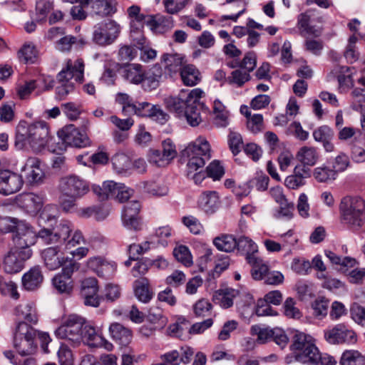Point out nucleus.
<instances>
[{"mask_svg": "<svg viewBox=\"0 0 365 365\" xmlns=\"http://www.w3.org/2000/svg\"><path fill=\"white\" fill-rule=\"evenodd\" d=\"M15 104L14 103H3L0 106V121L9 123L15 118Z\"/></svg>", "mask_w": 365, "mask_h": 365, "instance_id": "nucleus-56", "label": "nucleus"}, {"mask_svg": "<svg viewBox=\"0 0 365 365\" xmlns=\"http://www.w3.org/2000/svg\"><path fill=\"white\" fill-rule=\"evenodd\" d=\"M122 77L133 84H140L143 81L144 70L140 64H129L122 68Z\"/></svg>", "mask_w": 365, "mask_h": 365, "instance_id": "nucleus-30", "label": "nucleus"}, {"mask_svg": "<svg viewBox=\"0 0 365 365\" xmlns=\"http://www.w3.org/2000/svg\"><path fill=\"white\" fill-rule=\"evenodd\" d=\"M201 207L206 212L213 213L220 206V197L216 191L203 192L199 200Z\"/></svg>", "mask_w": 365, "mask_h": 365, "instance_id": "nucleus-33", "label": "nucleus"}, {"mask_svg": "<svg viewBox=\"0 0 365 365\" xmlns=\"http://www.w3.org/2000/svg\"><path fill=\"white\" fill-rule=\"evenodd\" d=\"M84 341L89 346L98 347L103 336L96 332L94 327L84 324L81 331V341Z\"/></svg>", "mask_w": 365, "mask_h": 365, "instance_id": "nucleus-39", "label": "nucleus"}, {"mask_svg": "<svg viewBox=\"0 0 365 365\" xmlns=\"http://www.w3.org/2000/svg\"><path fill=\"white\" fill-rule=\"evenodd\" d=\"M140 208L139 201L133 200L126 203L122 214L123 223L125 227L136 231L141 230L142 223L139 217Z\"/></svg>", "mask_w": 365, "mask_h": 365, "instance_id": "nucleus-18", "label": "nucleus"}, {"mask_svg": "<svg viewBox=\"0 0 365 365\" xmlns=\"http://www.w3.org/2000/svg\"><path fill=\"white\" fill-rule=\"evenodd\" d=\"M238 294L239 292L232 288L220 289L215 292L213 299L221 307L227 309L233 305V300Z\"/></svg>", "mask_w": 365, "mask_h": 365, "instance_id": "nucleus-32", "label": "nucleus"}, {"mask_svg": "<svg viewBox=\"0 0 365 365\" xmlns=\"http://www.w3.org/2000/svg\"><path fill=\"white\" fill-rule=\"evenodd\" d=\"M19 202L27 212L36 213L42 208L43 197L33 192L24 193L20 196Z\"/></svg>", "mask_w": 365, "mask_h": 365, "instance_id": "nucleus-28", "label": "nucleus"}, {"mask_svg": "<svg viewBox=\"0 0 365 365\" xmlns=\"http://www.w3.org/2000/svg\"><path fill=\"white\" fill-rule=\"evenodd\" d=\"M213 306L209 299L201 298L196 301L192 305V311L195 316L197 318H204L211 317L212 314Z\"/></svg>", "mask_w": 365, "mask_h": 365, "instance_id": "nucleus-45", "label": "nucleus"}, {"mask_svg": "<svg viewBox=\"0 0 365 365\" xmlns=\"http://www.w3.org/2000/svg\"><path fill=\"white\" fill-rule=\"evenodd\" d=\"M15 312L16 314L20 319H24L27 324L28 322L36 324L38 321L36 309L31 304H21L16 307Z\"/></svg>", "mask_w": 365, "mask_h": 365, "instance_id": "nucleus-44", "label": "nucleus"}, {"mask_svg": "<svg viewBox=\"0 0 365 365\" xmlns=\"http://www.w3.org/2000/svg\"><path fill=\"white\" fill-rule=\"evenodd\" d=\"M319 157L317 148L312 146H303L297 153V160L307 166H314L318 161Z\"/></svg>", "mask_w": 365, "mask_h": 365, "instance_id": "nucleus-38", "label": "nucleus"}, {"mask_svg": "<svg viewBox=\"0 0 365 365\" xmlns=\"http://www.w3.org/2000/svg\"><path fill=\"white\" fill-rule=\"evenodd\" d=\"M120 26L113 20H106L94 26L93 41L99 46L112 44L118 37Z\"/></svg>", "mask_w": 365, "mask_h": 365, "instance_id": "nucleus-8", "label": "nucleus"}, {"mask_svg": "<svg viewBox=\"0 0 365 365\" xmlns=\"http://www.w3.org/2000/svg\"><path fill=\"white\" fill-rule=\"evenodd\" d=\"M116 6L115 0H94L91 1V12L100 17L109 16L116 12Z\"/></svg>", "mask_w": 365, "mask_h": 365, "instance_id": "nucleus-25", "label": "nucleus"}, {"mask_svg": "<svg viewBox=\"0 0 365 365\" xmlns=\"http://www.w3.org/2000/svg\"><path fill=\"white\" fill-rule=\"evenodd\" d=\"M299 362L302 364H321V365H336L335 359L327 354H321L317 347V352L313 351L310 356H299Z\"/></svg>", "mask_w": 365, "mask_h": 365, "instance_id": "nucleus-36", "label": "nucleus"}, {"mask_svg": "<svg viewBox=\"0 0 365 365\" xmlns=\"http://www.w3.org/2000/svg\"><path fill=\"white\" fill-rule=\"evenodd\" d=\"M98 292V280L95 277L86 278L82 281L81 294L85 305L98 307L101 304V297Z\"/></svg>", "mask_w": 365, "mask_h": 365, "instance_id": "nucleus-20", "label": "nucleus"}, {"mask_svg": "<svg viewBox=\"0 0 365 365\" xmlns=\"http://www.w3.org/2000/svg\"><path fill=\"white\" fill-rule=\"evenodd\" d=\"M180 73L183 84L187 86H194L201 80L199 70L192 64L185 65Z\"/></svg>", "mask_w": 365, "mask_h": 365, "instance_id": "nucleus-37", "label": "nucleus"}, {"mask_svg": "<svg viewBox=\"0 0 365 365\" xmlns=\"http://www.w3.org/2000/svg\"><path fill=\"white\" fill-rule=\"evenodd\" d=\"M58 139L55 147H49V150L56 154H61L67 145L75 148H86L91 145V140L87 134L79 130L74 125L69 124L58 131Z\"/></svg>", "mask_w": 365, "mask_h": 365, "instance_id": "nucleus-4", "label": "nucleus"}, {"mask_svg": "<svg viewBox=\"0 0 365 365\" xmlns=\"http://www.w3.org/2000/svg\"><path fill=\"white\" fill-rule=\"evenodd\" d=\"M25 180L29 185H37L42 182L44 173L41 168V161L35 157L29 158L21 169Z\"/></svg>", "mask_w": 365, "mask_h": 365, "instance_id": "nucleus-19", "label": "nucleus"}, {"mask_svg": "<svg viewBox=\"0 0 365 365\" xmlns=\"http://www.w3.org/2000/svg\"><path fill=\"white\" fill-rule=\"evenodd\" d=\"M341 223L352 231H359L365 223V201L358 196H346L339 204Z\"/></svg>", "mask_w": 365, "mask_h": 365, "instance_id": "nucleus-3", "label": "nucleus"}, {"mask_svg": "<svg viewBox=\"0 0 365 365\" xmlns=\"http://www.w3.org/2000/svg\"><path fill=\"white\" fill-rule=\"evenodd\" d=\"M279 210L277 211L275 215L277 218H286L290 220L294 215V204L292 202H289L288 200H285L279 204Z\"/></svg>", "mask_w": 365, "mask_h": 365, "instance_id": "nucleus-59", "label": "nucleus"}, {"mask_svg": "<svg viewBox=\"0 0 365 365\" xmlns=\"http://www.w3.org/2000/svg\"><path fill=\"white\" fill-rule=\"evenodd\" d=\"M173 255L178 262L185 267H190L192 265V256L189 248L185 245H179L173 250Z\"/></svg>", "mask_w": 365, "mask_h": 365, "instance_id": "nucleus-47", "label": "nucleus"}, {"mask_svg": "<svg viewBox=\"0 0 365 365\" xmlns=\"http://www.w3.org/2000/svg\"><path fill=\"white\" fill-rule=\"evenodd\" d=\"M58 188L63 195L81 198L89 192L90 185L81 177L69 175L60 179Z\"/></svg>", "mask_w": 365, "mask_h": 365, "instance_id": "nucleus-7", "label": "nucleus"}, {"mask_svg": "<svg viewBox=\"0 0 365 365\" xmlns=\"http://www.w3.org/2000/svg\"><path fill=\"white\" fill-rule=\"evenodd\" d=\"M206 173L213 180H219L225 175V168L219 160H215L206 168Z\"/></svg>", "mask_w": 365, "mask_h": 365, "instance_id": "nucleus-53", "label": "nucleus"}, {"mask_svg": "<svg viewBox=\"0 0 365 365\" xmlns=\"http://www.w3.org/2000/svg\"><path fill=\"white\" fill-rule=\"evenodd\" d=\"M163 76V69L158 64H155L147 73L144 71L143 81L141 82L145 91H150L156 89L160 84Z\"/></svg>", "mask_w": 365, "mask_h": 365, "instance_id": "nucleus-26", "label": "nucleus"}, {"mask_svg": "<svg viewBox=\"0 0 365 365\" xmlns=\"http://www.w3.org/2000/svg\"><path fill=\"white\" fill-rule=\"evenodd\" d=\"M236 249L241 255L245 256V259L247 262L257 257L258 253L257 244L252 240L245 236H242L237 240Z\"/></svg>", "mask_w": 365, "mask_h": 365, "instance_id": "nucleus-27", "label": "nucleus"}, {"mask_svg": "<svg viewBox=\"0 0 365 365\" xmlns=\"http://www.w3.org/2000/svg\"><path fill=\"white\" fill-rule=\"evenodd\" d=\"M36 331L26 322L17 324L14 336V347L21 356L33 354L36 348L34 339Z\"/></svg>", "mask_w": 365, "mask_h": 365, "instance_id": "nucleus-5", "label": "nucleus"}, {"mask_svg": "<svg viewBox=\"0 0 365 365\" xmlns=\"http://www.w3.org/2000/svg\"><path fill=\"white\" fill-rule=\"evenodd\" d=\"M45 267L49 270H56L65 263V257L58 246L49 247L41 253Z\"/></svg>", "mask_w": 365, "mask_h": 365, "instance_id": "nucleus-21", "label": "nucleus"}, {"mask_svg": "<svg viewBox=\"0 0 365 365\" xmlns=\"http://www.w3.org/2000/svg\"><path fill=\"white\" fill-rule=\"evenodd\" d=\"M39 231L36 233L29 224L24 221L20 222L13 237L15 247L17 250H27L34 245L38 237Z\"/></svg>", "mask_w": 365, "mask_h": 365, "instance_id": "nucleus-14", "label": "nucleus"}, {"mask_svg": "<svg viewBox=\"0 0 365 365\" xmlns=\"http://www.w3.org/2000/svg\"><path fill=\"white\" fill-rule=\"evenodd\" d=\"M339 363L341 365H365V356L358 350H345Z\"/></svg>", "mask_w": 365, "mask_h": 365, "instance_id": "nucleus-43", "label": "nucleus"}, {"mask_svg": "<svg viewBox=\"0 0 365 365\" xmlns=\"http://www.w3.org/2000/svg\"><path fill=\"white\" fill-rule=\"evenodd\" d=\"M316 9H310L301 13L297 16V26L299 34L304 38L314 37L317 38L322 35V29L311 25L312 18L314 16Z\"/></svg>", "mask_w": 365, "mask_h": 365, "instance_id": "nucleus-17", "label": "nucleus"}, {"mask_svg": "<svg viewBox=\"0 0 365 365\" xmlns=\"http://www.w3.org/2000/svg\"><path fill=\"white\" fill-rule=\"evenodd\" d=\"M51 140L48 123L43 120L34 122L31 138L29 147L36 153L41 152L46 146H48L49 150L50 146L53 147L51 144Z\"/></svg>", "mask_w": 365, "mask_h": 365, "instance_id": "nucleus-11", "label": "nucleus"}, {"mask_svg": "<svg viewBox=\"0 0 365 365\" xmlns=\"http://www.w3.org/2000/svg\"><path fill=\"white\" fill-rule=\"evenodd\" d=\"M58 86L56 88V98L58 100H64L66 96L75 90V85L69 81H58Z\"/></svg>", "mask_w": 365, "mask_h": 365, "instance_id": "nucleus-54", "label": "nucleus"}, {"mask_svg": "<svg viewBox=\"0 0 365 365\" xmlns=\"http://www.w3.org/2000/svg\"><path fill=\"white\" fill-rule=\"evenodd\" d=\"M85 324V319L77 314H70L64 318L61 325L58 327L55 334L59 339H68L73 344L81 341V331Z\"/></svg>", "mask_w": 365, "mask_h": 365, "instance_id": "nucleus-6", "label": "nucleus"}, {"mask_svg": "<svg viewBox=\"0 0 365 365\" xmlns=\"http://www.w3.org/2000/svg\"><path fill=\"white\" fill-rule=\"evenodd\" d=\"M292 352L295 353V359L299 362V356H304L308 358L313 351L317 352V346L313 338L304 332L296 331L293 336L292 344L290 346Z\"/></svg>", "mask_w": 365, "mask_h": 365, "instance_id": "nucleus-15", "label": "nucleus"}, {"mask_svg": "<svg viewBox=\"0 0 365 365\" xmlns=\"http://www.w3.org/2000/svg\"><path fill=\"white\" fill-rule=\"evenodd\" d=\"M247 263L252 267V277L255 280H264L269 270L267 263L257 256Z\"/></svg>", "mask_w": 365, "mask_h": 365, "instance_id": "nucleus-40", "label": "nucleus"}, {"mask_svg": "<svg viewBox=\"0 0 365 365\" xmlns=\"http://www.w3.org/2000/svg\"><path fill=\"white\" fill-rule=\"evenodd\" d=\"M58 358L60 365H73V364L72 351L66 345H61L58 351Z\"/></svg>", "mask_w": 365, "mask_h": 365, "instance_id": "nucleus-64", "label": "nucleus"}, {"mask_svg": "<svg viewBox=\"0 0 365 365\" xmlns=\"http://www.w3.org/2000/svg\"><path fill=\"white\" fill-rule=\"evenodd\" d=\"M191 0H163L166 11L170 14H178L183 9Z\"/></svg>", "mask_w": 365, "mask_h": 365, "instance_id": "nucleus-62", "label": "nucleus"}, {"mask_svg": "<svg viewBox=\"0 0 365 365\" xmlns=\"http://www.w3.org/2000/svg\"><path fill=\"white\" fill-rule=\"evenodd\" d=\"M33 123L25 120H20L16 128L14 145L19 150L29 146L31 138Z\"/></svg>", "mask_w": 365, "mask_h": 365, "instance_id": "nucleus-22", "label": "nucleus"}, {"mask_svg": "<svg viewBox=\"0 0 365 365\" xmlns=\"http://www.w3.org/2000/svg\"><path fill=\"white\" fill-rule=\"evenodd\" d=\"M350 71L351 68L348 66L336 68V73H338V90L340 93H346L354 86L352 73Z\"/></svg>", "mask_w": 365, "mask_h": 365, "instance_id": "nucleus-35", "label": "nucleus"}, {"mask_svg": "<svg viewBox=\"0 0 365 365\" xmlns=\"http://www.w3.org/2000/svg\"><path fill=\"white\" fill-rule=\"evenodd\" d=\"M325 340L331 344L353 345L357 342L358 336L354 330L345 324H338L324 330Z\"/></svg>", "mask_w": 365, "mask_h": 365, "instance_id": "nucleus-9", "label": "nucleus"}, {"mask_svg": "<svg viewBox=\"0 0 365 365\" xmlns=\"http://www.w3.org/2000/svg\"><path fill=\"white\" fill-rule=\"evenodd\" d=\"M356 41L357 37L355 34L350 36L344 52V56L349 63L356 62L359 58V52L357 51L356 46Z\"/></svg>", "mask_w": 365, "mask_h": 365, "instance_id": "nucleus-48", "label": "nucleus"}, {"mask_svg": "<svg viewBox=\"0 0 365 365\" xmlns=\"http://www.w3.org/2000/svg\"><path fill=\"white\" fill-rule=\"evenodd\" d=\"M111 337L119 344L126 346L132 339V331L119 323H113L109 327Z\"/></svg>", "mask_w": 365, "mask_h": 365, "instance_id": "nucleus-29", "label": "nucleus"}, {"mask_svg": "<svg viewBox=\"0 0 365 365\" xmlns=\"http://www.w3.org/2000/svg\"><path fill=\"white\" fill-rule=\"evenodd\" d=\"M257 56L254 51L247 53L243 59L239 63L240 69L247 71L249 73L256 67Z\"/></svg>", "mask_w": 365, "mask_h": 365, "instance_id": "nucleus-63", "label": "nucleus"}, {"mask_svg": "<svg viewBox=\"0 0 365 365\" xmlns=\"http://www.w3.org/2000/svg\"><path fill=\"white\" fill-rule=\"evenodd\" d=\"M314 176L320 182H327L336 178L335 171L327 166L316 168L314 170Z\"/></svg>", "mask_w": 365, "mask_h": 365, "instance_id": "nucleus-51", "label": "nucleus"}, {"mask_svg": "<svg viewBox=\"0 0 365 365\" xmlns=\"http://www.w3.org/2000/svg\"><path fill=\"white\" fill-rule=\"evenodd\" d=\"M283 308L284 315L289 318L299 319L302 317V312L296 307V302L292 297L285 300Z\"/></svg>", "mask_w": 365, "mask_h": 365, "instance_id": "nucleus-60", "label": "nucleus"}, {"mask_svg": "<svg viewBox=\"0 0 365 365\" xmlns=\"http://www.w3.org/2000/svg\"><path fill=\"white\" fill-rule=\"evenodd\" d=\"M53 9V1L51 0H36V12L39 21L44 20L48 14Z\"/></svg>", "mask_w": 365, "mask_h": 365, "instance_id": "nucleus-55", "label": "nucleus"}, {"mask_svg": "<svg viewBox=\"0 0 365 365\" xmlns=\"http://www.w3.org/2000/svg\"><path fill=\"white\" fill-rule=\"evenodd\" d=\"M31 249L19 250L16 248L11 249L3 259V267L4 271L9 274H16L21 272L24 262L32 255Z\"/></svg>", "mask_w": 365, "mask_h": 365, "instance_id": "nucleus-12", "label": "nucleus"}, {"mask_svg": "<svg viewBox=\"0 0 365 365\" xmlns=\"http://www.w3.org/2000/svg\"><path fill=\"white\" fill-rule=\"evenodd\" d=\"M115 102L122 106V112L125 115H131L134 103L129 95L124 93H118L115 96Z\"/></svg>", "mask_w": 365, "mask_h": 365, "instance_id": "nucleus-52", "label": "nucleus"}, {"mask_svg": "<svg viewBox=\"0 0 365 365\" xmlns=\"http://www.w3.org/2000/svg\"><path fill=\"white\" fill-rule=\"evenodd\" d=\"M269 178L263 173H257L247 183L250 190L255 188L257 191L262 192L267 189Z\"/></svg>", "mask_w": 365, "mask_h": 365, "instance_id": "nucleus-49", "label": "nucleus"}, {"mask_svg": "<svg viewBox=\"0 0 365 365\" xmlns=\"http://www.w3.org/2000/svg\"><path fill=\"white\" fill-rule=\"evenodd\" d=\"M52 285L58 293L69 294L73 289V282L72 278L59 272L52 279Z\"/></svg>", "mask_w": 365, "mask_h": 365, "instance_id": "nucleus-42", "label": "nucleus"}, {"mask_svg": "<svg viewBox=\"0 0 365 365\" xmlns=\"http://www.w3.org/2000/svg\"><path fill=\"white\" fill-rule=\"evenodd\" d=\"M85 62L83 58H78L75 60L67 59L65 66L57 74V81H69L72 79L76 83H83L84 81Z\"/></svg>", "mask_w": 365, "mask_h": 365, "instance_id": "nucleus-13", "label": "nucleus"}, {"mask_svg": "<svg viewBox=\"0 0 365 365\" xmlns=\"http://www.w3.org/2000/svg\"><path fill=\"white\" fill-rule=\"evenodd\" d=\"M134 292L138 299L143 303L149 302L153 297L149 280L145 277H141L135 281Z\"/></svg>", "mask_w": 365, "mask_h": 365, "instance_id": "nucleus-31", "label": "nucleus"}, {"mask_svg": "<svg viewBox=\"0 0 365 365\" xmlns=\"http://www.w3.org/2000/svg\"><path fill=\"white\" fill-rule=\"evenodd\" d=\"M73 230L71 222L61 220L53 229L42 228L39 230V239L46 245L63 244L69 238Z\"/></svg>", "mask_w": 365, "mask_h": 365, "instance_id": "nucleus-10", "label": "nucleus"}, {"mask_svg": "<svg viewBox=\"0 0 365 365\" xmlns=\"http://www.w3.org/2000/svg\"><path fill=\"white\" fill-rule=\"evenodd\" d=\"M18 55L21 61L33 63L37 57V50L32 43H25L19 50Z\"/></svg>", "mask_w": 365, "mask_h": 365, "instance_id": "nucleus-50", "label": "nucleus"}, {"mask_svg": "<svg viewBox=\"0 0 365 365\" xmlns=\"http://www.w3.org/2000/svg\"><path fill=\"white\" fill-rule=\"evenodd\" d=\"M0 292L4 295H9L14 299L19 298L16 284L11 282H6L3 277L0 276Z\"/></svg>", "mask_w": 365, "mask_h": 365, "instance_id": "nucleus-57", "label": "nucleus"}, {"mask_svg": "<svg viewBox=\"0 0 365 365\" xmlns=\"http://www.w3.org/2000/svg\"><path fill=\"white\" fill-rule=\"evenodd\" d=\"M163 150H155L153 152V158L158 166L168 164L172 159L175 158L177 155L175 145L173 141L168 138L163 141L162 143Z\"/></svg>", "mask_w": 365, "mask_h": 365, "instance_id": "nucleus-23", "label": "nucleus"}, {"mask_svg": "<svg viewBox=\"0 0 365 365\" xmlns=\"http://www.w3.org/2000/svg\"><path fill=\"white\" fill-rule=\"evenodd\" d=\"M202 94L200 88L182 89L177 96L165 98V104L170 112L175 113L179 118H185L189 125L197 126L202 121L200 112L205 108L201 101Z\"/></svg>", "mask_w": 365, "mask_h": 365, "instance_id": "nucleus-1", "label": "nucleus"}, {"mask_svg": "<svg viewBox=\"0 0 365 365\" xmlns=\"http://www.w3.org/2000/svg\"><path fill=\"white\" fill-rule=\"evenodd\" d=\"M228 144L232 154L237 155L243 148V140L241 135L237 132L231 131L228 135Z\"/></svg>", "mask_w": 365, "mask_h": 365, "instance_id": "nucleus-58", "label": "nucleus"}, {"mask_svg": "<svg viewBox=\"0 0 365 365\" xmlns=\"http://www.w3.org/2000/svg\"><path fill=\"white\" fill-rule=\"evenodd\" d=\"M43 281V275L40 266H34L26 272L22 277V284L26 290H35Z\"/></svg>", "mask_w": 365, "mask_h": 365, "instance_id": "nucleus-24", "label": "nucleus"}, {"mask_svg": "<svg viewBox=\"0 0 365 365\" xmlns=\"http://www.w3.org/2000/svg\"><path fill=\"white\" fill-rule=\"evenodd\" d=\"M162 61L164 63L165 70L170 76L181 72L183 65V57L178 53L169 54L165 53L162 56Z\"/></svg>", "mask_w": 365, "mask_h": 365, "instance_id": "nucleus-34", "label": "nucleus"}, {"mask_svg": "<svg viewBox=\"0 0 365 365\" xmlns=\"http://www.w3.org/2000/svg\"><path fill=\"white\" fill-rule=\"evenodd\" d=\"M183 155L188 158L186 175L196 185L200 184L206 177V171L200 170L211 158V148L208 141L202 136L190 143L183 150Z\"/></svg>", "mask_w": 365, "mask_h": 365, "instance_id": "nucleus-2", "label": "nucleus"}, {"mask_svg": "<svg viewBox=\"0 0 365 365\" xmlns=\"http://www.w3.org/2000/svg\"><path fill=\"white\" fill-rule=\"evenodd\" d=\"M111 162L114 170L118 174H126L132 169V162L130 158L123 153L115 154Z\"/></svg>", "mask_w": 365, "mask_h": 365, "instance_id": "nucleus-41", "label": "nucleus"}, {"mask_svg": "<svg viewBox=\"0 0 365 365\" xmlns=\"http://www.w3.org/2000/svg\"><path fill=\"white\" fill-rule=\"evenodd\" d=\"M236 243L237 240L229 235L217 237L213 240V244L217 249L225 252H230L236 249Z\"/></svg>", "mask_w": 365, "mask_h": 365, "instance_id": "nucleus-46", "label": "nucleus"}, {"mask_svg": "<svg viewBox=\"0 0 365 365\" xmlns=\"http://www.w3.org/2000/svg\"><path fill=\"white\" fill-rule=\"evenodd\" d=\"M24 185L23 177L9 170H0V193L9 195L19 191Z\"/></svg>", "mask_w": 365, "mask_h": 365, "instance_id": "nucleus-16", "label": "nucleus"}, {"mask_svg": "<svg viewBox=\"0 0 365 365\" xmlns=\"http://www.w3.org/2000/svg\"><path fill=\"white\" fill-rule=\"evenodd\" d=\"M228 79L230 84H235L237 87H242L246 82L250 81V75L247 71L236 69L231 73V76Z\"/></svg>", "mask_w": 365, "mask_h": 365, "instance_id": "nucleus-61", "label": "nucleus"}]
</instances>
